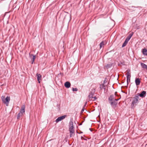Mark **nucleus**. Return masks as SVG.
<instances>
[{
  "label": "nucleus",
  "instance_id": "f257e3e1",
  "mask_svg": "<svg viewBox=\"0 0 147 147\" xmlns=\"http://www.w3.org/2000/svg\"><path fill=\"white\" fill-rule=\"evenodd\" d=\"M3 102L5 104L6 106H8L9 103V101L10 100V98L9 96H7L6 98L5 96H3L1 97Z\"/></svg>",
  "mask_w": 147,
  "mask_h": 147
},
{
  "label": "nucleus",
  "instance_id": "f03ea898",
  "mask_svg": "<svg viewBox=\"0 0 147 147\" xmlns=\"http://www.w3.org/2000/svg\"><path fill=\"white\" fill-rule=\"evenodd\" d=\"M69 130L70 133V136L71 137L74 133L73 122H70L69 123Z\"/></svg>",
  "mask_w": 147,
  "mask_h": 147
},
{
  "label": "nucleus",
  "instance_id": "7ed1b4c3",
  "mask_svg": "<svg viewBox=\"0 0 147 147\" xmlns=\"http://www.w3.org/2000/svg\"><path fill=\"white\" fill-rule=\"evenodd\" d=\"M139 98V96H135L133 98V100L132 102L131 106L133 107L134 105H136V104L138 102V99Z\"/></svg>",
  "mask_w": 147,
  "mask_h": 147
},
{
  "label": "nucleus",
  "instance_id": "20e7f679",
  "mask_svg": "<svg viewBox=\"0 0 147 147\" xmlns=\"http://www.w3.org/2000/svg\"><path fill=\"white\" fill-rule=\"evenodd\" d=\"M126 74L127 75V81L128 82V81L130 82L131 76L130 71V70H127L126 71Z\"/></svg>",
  "mask_w": 147,
  "mask_h": 147
},
{
  "label": "nucleus",
  "instance_id": "39448f33",
  "mask_svg": "<svg viewBox=\"0 0 147 147\" xmlns=\"http://www.w3.org/2000/svg\"><path fill=\"white\" fill-rule=\"evenodd\" d=\"M120 98H115L113 101L111 102V104L113 107H114L116 106V105L117 104V102H116V101L118 100Z\"/></svg>",
  "mask_w": 147,
  "mask_h": 147
},
{
  "label": "nucleus",
  "instance_id": "423d86ee",
  "mask_svg": "<svg viewBox=\"0 0 147 147\" xmlns=\"http://www.w3.org/2000/svg\"><path fill=\"white\" fill-rule=\"evenodd\" d=\"M25 106L24 105H22L21 107V109L20 110V112L22 114H23L24 115V114H25Z\"/></svg>",
  "mask_w": 147,
  "mask_h": 147
},
{
  "label": "nucleus",
  "instance_id": "0eeeda50",
  "mask_svg": "<svg viewBox=\"0 0 147 147\" xmlns=\"http://www.w3.org/2000/svg\"><path fill=\"white\" fill-rule=\"evenodd\" d=\"M66 117L65 115H64L58 117L56 120L55 121L56 123H58L59 121H61L62 120L64 119Z\"/></svg>",
  "mask_w": 147,
  "mask_h": 147
},
{
  "label": "nucleus",
  "instance_id": "6e6552de",
  "mask_svg": "<svg viewBox=\"0 0 147 147\" xmlns=\"http://www.w3.org/2000/svg\"><path fill=\"white\" fill-rule=\"evenodd\" d=\"M146 94V92L143 91L140 94H138L137 96H140V97L142 98H143L145 96Z\"/></svg>",
  "mask_w": 147,
  "mask_h": 147
},
{
  "label": "nucleus",
  "instance_id": "1a4fd4ad",
  "mask_svg": "<svg viewBox=\"0 0 147 147\" xmlns=\"http://www.w3.org/2000/svg\"><path fill=\"white\" fill-rule=\"evenodd\" d=\"M37 80L39 83L40 82V80H41L42 76L40 74H37Z\"/></svg>",
  "mask_w": 147,
  "mask_h": 147
},
{
  "label": "nucleus",
  "instance_id": "9d476101",
  "mask_svg": "<svg viewBox=\"0 0 147 147\" xmlns=\"http://www.w3.org/2000/svg\"><path fill=\"white\" fill-rule=\"evenodd\" d=\"M135 83L137 86L140 85V79L139 78H136L135 80Z\"/></svg>",
  "mask_w": 147,
  "mask_h": 147
},
{
  "label": "nucleus",
  "instance_id": "9b49d317",
  "mask_svg": "<svg viewBox=\"0 0 147 147\" xmlns=\"http://www.w3.org/2000/svg\"><path fill=\"white\" fill-rule=\"evenodd\" d=\"M64 86L66 88H69L70 87L71 84L69 82H67L65 83L64 84Z\"/></svg>",
  "mask_w": 147,
  "mask_h": 147
},
{
  "label": "nucleus",
  "instance_id": "f8f14e48",
  "mask_svg": "<svg viewBox=\"0 0 147 147\" xmlns=\"http://www.w3.org/2000/svg\"><path fill=\"white\" fill-rule=\"evenodd\" d=\"M95 89H94V90L92 91L91 92L90 94L88 96L89 100H90V99H91L93 97V94L95 92Z\"/></svg>",
  "mask_w": 147,
  "mask_h": 147
},
{
  "label": "nucleus",
  "instance_id": "ddd939ff",
  "mask_svg": "<svg viewBox=\"0 0 147 147\" xmlns=\"http://www.w3.org/2000/svg\"><path fill=\"white\" fill-rule=\"evenodd\" d=\"M141 65L142 68L143 69H145L147 70V65L144 64V63H141Z\"/></svg>",
  "mask_w": 147,
  "mask_h": 147
},
{
  "label": "nucleus",
  "instance_id": "4468645a",
  "mask_svg": "<svg viewBox=\"0 0 147 147\" xmlns=\"http://www.w3.org/2000/svg\"><path fill=\"white\" fill-rule=\"evenodd\" d=\"M142 52L144 55H147V50L146 49H142Z\"/></svg>",
  "mask_w": 147,
  "mask_h": 147
},
{
  "label": "nucleus",
  "instance_id": "2eb2a0df",
  "mask_svg": "<svg viewBox=\"0 0 147 147\" xmlns=\"http://www.w3.org/2000/svg\"><path fill=\"white\" fill-rule=\"evenodd\" d=\"M23 115V114H22L20 112L18 114L17 118L18 119H20V117H22Z\"/></svg>",
  "mask_w": 147,
  "mask_h": 147
},
{
  "label": "nucleus",
  "instance_id": "dca6fc26",
  "mask_svg": "<svg viewBox=\"0 0 147 147\" xmlns=\"http://www.w3.org/2000/svg\"><path fill=\"white\" fill-rule=\"evenodd\" d=\"M105 45V43L104 42H102L100 44V48H101L102 47H103L104 45Z\"/></svg>",
  "mask_w": 147,
  "mask_h": 147
},
{
  "label": "nucleus",
  "instance_id": "f3484780",
  "mask_svg": "<svg viewBox=\"0 0 147 147\" xmlns=\"http://www.w3.org/2000/svg\"><path fill=\"white\" fill-rule=\"evenodd\" d=\"M114 96L113 95H111L109 98V100H114Z\"/></svg>",
  "mask_w": 147,
  "mask_h": 147
},
{
  "label": "nucleus",
  "instance_id": "a211bd4d",
  "mask_svg": "<svg viewBox=\"0 0 147 147\" xmlns=\"http://www.w3.org/2000/svg\"><path fill=\"white\" fill-rule=\"evenodd\" d=\"M127 42H127V41H126V40H125L124 43L123 44L122 47H123L125 46V45H126V44H127Z\"/></svg>",
  "mask_w": 147,
  "mask_h": 147
},
{
  "label": "nucleus",
  "instance_id": "6ab92c4d",
  "mask_svg": "<svg viewBox=\"0 0 147 147\" xmlns=\"http://www.w3.org/2000/svg\"><path fill=\"white\" fill-rule=\"evenodd\" d=\"M97 99V98L96 96L93 97L91 99H90V100H95Z\"/></svg>",
  "mask_w": 147,
  "mask_h": 147
},
{
  "label": "nucleus",
  "instance_id": "aec40b11",
  "mask_svg": "<svg viewBox=\"0 0 147 147\" xmlns=\"http://www.w3.org/2000/svg\"><path fill=\"white\" fill-rule=\"evenodd\" d=\"M105 87V86L104 84L100 85V88L101 89H102V88H104Z\"/></svg>",
  "mask_w": 147,
  "mask_h": 147
},
{
  "label": "nucleus",
  "instance_id": "412c9836",
  "mask_svg": "<svg viewBox=\"0 0 147 147\" xmlns=\"http://www.w3.org/2000/svg\"><path fill=\"white\" fill-rule=\"evenodd\" d=\"M131 38V36H128L127 38H126V39H125V40H126V41H127V42H128V41H129V40H130V39Z\"/></svg>",
  "mask_w": 147,
  "mask_h": 147
},
{
  "label": "nucleus",
  "instance_id": "4be33fe9",
  "mask_svg": "<svg viewBox=\"0 0 147 147\" xmlns=\"http://www.w3.org/2000/svg\"><path fill=\"white\" fill-rule=\"evenodd\" d=\"M35 59V56H33V57L32 58V63H33V62H34Z\"/></svg>",
  "mask_w": 147,
  "mask_h": 147
},
{
  "label": "nucleus",
  "instance_id": "5701e85b",
  "mask_svg": "<svg viewBox=\"0 0 147 147\" xmlns=\"http://www.w3.org/2000/svg\"><path fill=\"white\" fill-rule=\"evenodd\" d=\"M78 89L76 88H72V90L73 91H78Z\"/></svg>",
  "mask_w": 147,
  "mask_h": 147
},
{
  "label": "nucleus",
  "instance_id": "b1692460",
  "mask_svg": "<svg viewBox=\"0 0 147 147\" xmlns=\"http://www.w3.org/2000/svg\"><path fill=\"white\" fill-rule=\"evenodd\" d=\"M84 108H83L82 109V111H81V113H83V112H84Z\"/></svg>",
  "mask_w": 147,
  "mask_h": 147
},
{
  "label": "nucleus",
  "instance_id": "393cba45",
  "mask_svg": "<svg viewBox=\"0 0 147 147\" xmlns=\"http://www.w3.org/2000/svg\"><path fill=\"white\" fill-rule=\"evenodd\" d=\"M132 36V34H130L129 36H131V37Z\"/></svg>",
  "mask_w": 147,
  "mask_h": 147
},
{
  "label": "nucleus",
  "instance_id": "a878e982",
  "mask_svg": "<svg viewBox=\"0 0 147 147\" xmlns=\"http://www.w3.org/2000/svg\"><path fill=\"white\" fill-rule=\"evenodd\" d=\"M117 94V92H116L115 93V96H116V94Z\"/></svg>",
  "mask_w": 147,
  "mask_h": 147
},
{
  "label": "nucleus",
  "instance_id": "bb28decb",
  "mask_svg": "<svg viewBox=\"0 0 147 147\" xmlns=\"http://www.w3.org/2000/svg\"><path fill=\"white\" fill-rule=\"evenodd\" d=\"M94 87V86L93 85H92V87H93H93Z\"/></svg>",
  "mask_w": 147,
  "mask_h": 147
},
{
  "label": "nucleus",
  "instance_id": "cd10ccee",
  "mask_svg": "<svg viewBox=\"0 0 147 147\" xmlns=\"http://www.w3.org/2000/svg\"><path fill=\"white\" fill-rule=\"evenodd\" d=\"M86 104H87V102H86V104H85V105H86Z\"/></svg>",
  "mask_w": 147,
  "mask_h": 147
}]
</instances>
